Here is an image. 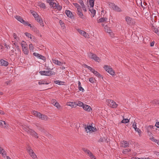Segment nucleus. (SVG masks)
I'll return each instance as SVG.
<instances>
[{
    "label": "nucleus",
    "mask_w": 159,
    "mask_h": 159,
    "mask_svg": "<svg viewBox=\"0 0 159 159\" xmlns=\"http://www.w3.org/2000/svg\"><path fill=\"white\" fill-rule=\"evenodd\" d=\"M23 129L27 132L28 134H30L33 137L36 138H38V134L35 131L29 128L28 127L23 126Z\"/></svg>",
    "instance_id": "1"
},
{
    "label": "nucleus",
    "mask_w": 159,
    "mask_h": 159,
    "mask_svg": "<svg viewBox=\"0 0 159 159\" xmlns=\"http://www.w3.org/2000/svg\"><path fill=\"white\" fill-rule=\"evenodd\" d=\"M47 71L41 70L39 72V73L42 75H45L47 76H51V75H54L55 72L53 71H51V69L50 68H47Z\"/></svg>",
    "instance_id": "2"
},
{
    "label": "nucleus",
    "mask_w": 159,
    "mask_h": 159,
    "mask_svg": "<svg viewBox=\"0 0 159 159\" xmlns=\"http://www.w3.org/2000/svg\"><path fill=\"white\" fill-rule=\"evenodd\" d=\"M32 113L38 118L42 119H47V116L45 115L42 114L40 112L34 111H32Z\"/></svg>",
    "instance_id": "3"
},
{
    "label": "nucleus",
    "mask_w": 159,
    "mask_h": 159,
    "mask_svg": "<svg viewBox=\"0 0 159 159\" xmlns=\"http://www.w3.org/2000/svg\"><path fill=\"white\" fill-rule=\"evenodd\" d=\"M88 55L89 58L92 59L97 62H99L100 61V59L97 56L96 54L91 52H89L88 53Z\"/></svg>",
    "instance_id": "4"
},
{
    "label": "nucleus",
    "mask_w": 159,
    "mask_h": 159,
    "mask_svg": "<svg viewBox=\"0 0 159 159\" xmlns=\"http://www.w3.org/2000/svg\"><path fill=\"white\" fill-rule=\"evenodd\" d=\"M49 4L50 6L52 7L54 9H57L59 11L62 9V7L59 5L58 3H56L54 2V1H51Z\"/></svg>",
    "instance_id": "5"
},
{
    "label": "nucleus",
    "mask_w": 159,
    "mask_h": 159,
    "mask_svg": "<svg viewBox=\"0 0 159 159\" xmlns=\"http://www.w3.org/2000/svg\"><path fill=\"white\" fill-rule=\"evenodd\" d=\"M104 69L106 71H107L110 75H114L115 72L114 70L110 66L105 65L103 67Z\"/></svg>",
    "instance_id": "6"
},
{
    "label": "nucleus",
    "mask_w": 159,
    "mask_h": 159,
    "mask_svg": "<svg viewBox=\"0 0 159 159\" xmlns=\"http://www.w3.org/2000/svg\"><path fill=\"white\" fill-rule=\"evenodd\" d=\"M107 102L108 103V105L112 108H116L118 106V105L112 100H107Z\"/></svg>",
    "instance_id": "7"
},
{
    "label": "nucleus",
    "mask_w": 159,
    "mask_h": 159,
    "mask_svg": "<svg viewBox=\"0 0 159 159\" xmlns=\"http://www.w3.org/2000/svg\"><path fill=\"white\" fill-rule=\"evenodd\" d=\"M27 150L28 153H29L30 156L33 159H35L37 158V156L34 152L31 149L30 147H28L27 148Z\"/></svg>",
    "instance_id": "8"
},
{
    "label": "nucleus",
    "mask_w": 159,
    "mask_h": 159,
    "mask_svg": "<svg viewBox=\"0 0 159 159\" xmlns=\"http://www.w3.org/2000/svg\"><path fill=\"white\" fill-rule=\"evenodd\" d=\"M77 31L81 35H82L84 37L87 38H89V35L88 33L85 32V31L82 30L80 29H77Z\"/></svg>",
    "instance_id": "9"
},
{
    "label": "nucleus",
    "mask_w": 159,
    "mask_h": 159,
    "mask_svg": "<svg viewBox=\"0 0 159 159\" xmlns=\"http://www.w3.org/2000/svg\"><path fill=\"white\" fill-rule=\"evenodd\" d=\"M77 14L78 15L79 17L83 19V20H85V17L84 16L82 12L81 9H78L77 10Z\"/></svg>",
    "instance_id": "10"
},
{
    "label": "nucleus",
    "mask_w": 159,
    "mask_h": 159,
    "mask_svg": "<svg viewBox=\"0 0 159 159\" xmlns=\"http://www.w3.org/2000/svg\"><path fill=\"white\" fill-rule=\"evenodd\" d=\"M125 20L127 24L130 25L132 23L133 19L129 16H126L125 17Z\"/></svg>",
    "instance_id": "11"
},
{
    "label": "nucleus",
    "mask_w": 159,
    "mask_h": 159,
    "mask_svg": "<svg viewBox=\"0 0 159 159\" xmlns=\"http://www.w3.org/2000/svg\"><path fill=\"white\" fill-rule=\"evenodd\" d=\"M8 65V62L4 60L1 59L0 60V65L2 66H6Z\"/></svg>",
    "instance_id": "12"
},
{
    "label": "nucleus",
    "mask_w": 159,
    "mask_h": 159,
    "mask_svg": "<svg viewBox=\"0 0 159 159\" xmlns=\"http://www.w3.org/2000/svg\"><path fill=\"white\" fill-rule=\"evenodd\" d=\"M14 44L16 48L15 49V51H17V52H15V54L16 55L20 54V52H21V51H20V49L19 48V47L18 46V45H17V44H16L15 43H14Z\"/></svg>",
    "instance_id": "13"
},
{
    "label": "nucleus",
    "mask_w": 159,
    "mask_h": 159,
    "mask_svg": "<svg viewBox=\"0 0 159 159\" xmlns=\"http://www.w3.org/2000/svg\"><path fill=\"white\" fill-rule=\"evenodd\" d=\"M15 18L18 21L22 24H24L25 21L23 20L22 18L19 16H15Z\"/></svg>",
    "instance_id": "14"
},
{
    "label": "nucleus",
    "mask_w": 159,
    "mask_h": 159,
    "mask_svg": "<svg viewBox=\"0 0 159 159\" xmlns=\"http://www.w3.org/2000/svg\"><path fill=\"white\" fill-rule=\"evenodd\" d=\"M83 108L84 109L88 111H91L92 110V109L91 107L88 105H84Z\"/></svg>",
    "instance_id": "15"
},
{
    "label": "nucleus",
    "mask_w": 159,
    "mask_h": 159,
    "mask_svg": "<svg viewBox=\"0 0 159 159\" xmlns=\"http://www.w3.org/2000/svg\"><path fill=\"white\" fill-rule=\"evenodd\" d=\"M65 13L67 16L71 18L73 17V15L72 12L69 10H66L65 11Z\"/></svg>",
    "instance_id": "16"
},
{
    "label": "nucleus",
    "mask_w": 159,
    "mask_h": 159,
    "mask_svg": "<svg viewBox=\"0 0 159 159\" xmlns=\"http://www.w3.org/2000/svg\"><path fill=\"white\" fill-rule=\"evenodd\" d=\"M52 62L54 64L58 66H61L62 64V62L56 59H52Z\"/></svg>",
    "instance_id": "17"
},
{
    "label": "nucleus",
    "mask_w": 159,
    "mask_h": 159,
    "mask_svg": "<svg viewBox=\"0 0 159 159\" xmlns=\"http://www.w3.org/2000/svg\"><path fill=\"white\" fill-rule=\"evenodd\" d=\"M121 143L122 144V147L126 148L129 146V144L127 141L123 140L121 142Z\"/></svg>",
    "instance_id": "18"
},
{
    "label": "nucleus",
    "mask_w": 159,
    "mask_h": 159,
    "mask_svg": "<svg viewBox=\"0 0 159 159\" xmlns=\"http://www.w3.org/2000/svg\"><path fill=\"white\" fill-rule=\"evenodd\" d=\"M76 102H69L67 103V105L68 106H70L72 107H76Z\"/></svg>",
    "instance_id": "19"
},
{
    "label": "nucleus",
    "mask_w": 159,
    "mask_h": 159,
    "mask_svg": "<svg viewBox=\"0 0 159 159\" xmlns=\"http://www.w3.org/2000/svg\"><path fill=\"white\" fill-rule=\"evenodd\" d=\"M0 126L1 127L5 128L7 126V124L3 120H0Z\"/></svg>",
    "instance_id": "20"
},
{
    "label": "nucleus",
    "mask_w": 159,
    "mask_h": 159,
    "mask_svg": "<svg viewBox=\"0 0 159 159\" xmlns=\"http://www.w3.org/2000/svg\"><path fill=\"white\" fill-rule=\"evenodd\" d=\"M31 30L34 31L37 34L39 35L40 34V33L39 30L34 26H33L31 28Z\"/></svg>",
    "instance_id": "21"
},
{
    "label": "nucleus",
    "mask_w": 159,
    "mask_h": 159,
    "mask_svg": "<svg viewBox=\"0 0 159 159\" xmlns=\"http://www.w3.org/2000/svg\"><path fill=\"white\" fill-rule=\"evenodd\" d=\"M92 72L95 75L98 77L103 78L102 76L98 72L95 70H93Z\"/></svg>",
    "instance_id": "22"
},
{
    "label": "nucleus",
    "mask_w": 159,
    "mask_h": 159,
    "mask_svg": "<svg viewBox=\"0 0 159 159\" xmlns=\"http://www.w3.org/2000/svg\"><path fill=\"white\" fill-rule=\"evenodd\" d=\"M49 84V83L47 82V81L45 80H40L39 81L38 84L39 85H41L43 84Z\"/></svg>",
    "instance_id": "23"
},
{
    "label": "nucleus",
    "mask_w": 159,
    "mask_h": 159,
    "mask_svg": "<svg viewBox=\"0 0 159 159\" xmlns=\"http://www.w3.org/2000/svg\"><path fill=\"white\" fill-rule=\"evenodd\" d=\"M89 11H90V12L91 13L92 17H93L95 15L96 13V10L94 9H93V8H91L90 7Z\"/></svg>",
    "instance_id": "24"
},
{
    "label": "nucleus",
    "mask_w": 159,
    "mask_h": 159,
    "mask_svg": "<svg viewBox=\"0 0 159 159\" xmlns=\"http://www.w3.org/2000/svg\"><path fill=\"white\" fill-rule=\"evenodd\" d=\"M107 20V18L106 17L101 18L98 20V23L103 22H106Z\"/></svg>",
    "instance_id": "25"
},
{
    "label": "nucleus",
    "mask_w": 159,
    "mask_h": 159,
    "mask_svg": "<svg viewBox=\"0 0 159 159\" xmlns=\"http://www.w3.org/2000/svg\"><path fill=\"white\" fill-rule=\"evenodd\" d=\"M113 8V9L116 11L120 12L122 11L121 8L117 6L114 5Z\"/></svg>",
    "instance_id": "26"
},
{
    "label": "nucleus",
    "mask_w": 159,
    "mask_h": 159,
    "mask_svg": "<svg viewBox=\"0 0 159 159\" xmlns=\"http://www.w3.org/2000/svg\"><path fill=\"white\" fill-rule=\"evenodd\" d=\"M78 89L80 91H81L83 92L84 90V89L82 87L81 83L80 81H78Z\"/></svg>",
    "instance_id": "27"
},
{
    "label": "nucleus",
    "mask_w": 159,
    "mask_h": 159,
    "mask_svg": "<svg viewBox=\"0 0 159 159\" xmlns=\"http://www.w3.org/2000/svg\"><path fill=\"white\" fill-rule=\"evenodd\" d=\"M94 0H89L90 7L93 8L94 6Z\"/></svg>",
    "instance_id": "28"
},
{
    "label": "nucleus",
    "mask_w": 159,
    "mask_h": 159,
    "mask_svg": "<svg viewBox=\"0 0 159 159\" xmlns=\"http://www.w3.org/2000/svg\"><path fill=\"white\" fill-rule=\"evenodd\" d=\"M59 23L61 25V27L63 29H65L66 28V26H65L64 23L61 20H60L59 21Z\"/></svg>",
    "instance_id": "29"
},
{
    "label": "nucleus",
    "mask_w": 159,
    "mask_h": 159,
    "mask_svg": "<svg viewBox=\"0 0 159 159\" xmlns=\"http://www.w3.org/2000/svg\"><path fill=\"white\" fill-rule=\"evenodd\" d=\"M76 106H78L80 107H83V105H84L83 103L82 102H81L80 101H76Z\"/></svg>",
    "instance_id": "30"
},
{
    "label": "nucleus",
    "mask_w": 159,
    "mask_h": 159,
    "mask_svg": "<svg viewBox=\"0 0 159 159\" xmlns=\"http://www.w3.org/2000/svg\"><path fill=\"white\" fill-rule=\"evenodd\" d=\"M21 45L22 48V49L27 47L26 46V43L23 41L21 42Z\"/></svg>",
    "instance_id": "31"
},
{
    "label": "nucleus",
    "mask_w": 159,
    "mask_h": 159,
    "mask_svg": "<svg viewBox=\"0 0 159 159\" xmlns=\"http://www.w3.org/2000/svg\"><path fill=\"white\" fill-rule=\"evenodd\" d=\"M24 53L26 55H28L29 53V50L27 47L22 49Z\"/></svg>",
    "instance_id": "32"
},
{
    "label": "nucleus",
    "mask_w": 159,
    "mask_h": 159,
    "mask_svg": "<svg viewBox=\"0 0 159 159\" xmlns=\"http://www.w3.org/2000/svg\"><path fill=\"white\" fill-rule=\"evenodd\" d=\"M54 83L59 85H63L64 82L58 80H56L54 81Z\"/></svg>",
    "instance_id": "33"
},
{
    "label": "nucleus",
    "mask_w": 159,
    "mask_h": 159,
    "mask_svg": "<svg viewBox=\"0 0 159 159\" xmlns=\"http://www.w3.org/2000/svg\"><path fill=\"white\" fill-rule=\"evenodd\" d=\"M0 153L2 154L3 156L6 155V152L5 151L0 147Z\"/></svg>",
    "instance_id": "34"
},
{
    "label": "nucleus",
    "mask_w": 159,
    "mask_h": 159,
    "mask_svg": "<svg viewBox=\"0 0 159 159\" xmlns=\"http://www.w3.org/2000/svg\"><path fill=\"white\" fill-rule=\"evenodd\" d=\"M31 13L33 15V16H34V18L35 17H36V16H38V14L35 11H34L33 10H31L30 11Z\"/></svg>",
    "instance_id": "35"
},
{
    "label": "nucleus",
    "mask_w": 159,
    "mask_h": 159,
    "mask_svg": "<svg viewBox=\"0 0 159 159\" xmlns=\"http://www.w3.org/2000/svg\"><path fill=\"white\" fill-rule=\"evenodd\" d=\"M54 106H55L57 109H60L61 107L59 104L58 102H55Z\"/></svg>",
    "instance_id": "36"
},
{
    "label": "nucleus",
    "mask_w": 159,
    "mask_h": 159,
    "mask_svg": "<svg viewBox=\"0 0 159 159\" xmlns=\"http://www.w3.org/2000/svg\"><path fill=\"white\" fill-rule=\"evenodd\" d=\"M151 102L152 104H159V100H153Z\"/></svg>",
    "instance_id": "37"
},
{
    "label": "nucleus",
    "mask_w": 159,
    "mask_h": 159,
    "mask_svg": "<svg viewBox=\"0 0 159 159\" xmlns=\"http://www.w3.org/2000/svg\"><path fill=\"white\" fill-rule=\"evenodd\" d=\"M35 20H36L38 22H40V21L41 20H42L40 16H39L38 15V16H36V17H35Z\"/></svg>",
    "instance_id": "38"
},
{
    "label": "nucleus",
    "mask_w": 159,
    "mask_h": 159,
    "mask_svg": "<svg viewBox=\"0 0 159 159\" xmlns=\"http://www.w3.org/2000/svg\"><path fill=\"white\" fill-rule=\"evenodd\" d=\"M153 31L157 35H159V30L158 28H154V30H153Z\"/></svg>",
    "instance_id": "39"
},
{
    "label": "nucleus",
    "mask_w": 159,
    "mask_h": 159,
    "mask_svg": "<svg viewBox=\"0 0 159 159\" xmlns=\"http://www.w3.org/2000/svg\"><path fill=\"white\" fill-rule=\"evenodd\" d=\"M25 34L27 37L28 38H30L31 39H32V35L31 34L27 32H26L25 33Z\"/></svg>",
    "instance_id": "40"
},
{
    "label": "nucleus",
    "mask_w": 159,
    "mask_h": 159,
    "mask_svg": "<svg viewBox=\"0 0 159 159\" xmlns=\"http://www.w3.org/2000/svg\"><path fill=\"white\" fill-rule=\"evenodd\" d=\"M39 6L40 7L44 8L46 7L45 5L43 3H41L39 4Z\"/></svg>",
    "instance_id": "41"
},
{
    "label": "nucleus",
    "mask_w": 159,
    "mask_h": 159,
    "mask_svg": "<svg viewBox=\"0 0 159 159\" xmlns=\"http://www.w3.org/2000/svg\"><path fill=\"white\" fill-rule=\"evenodd\" d=\"M130 151L131 150L130 149H126L123 151L122 153L124 154H125L127 152H130Z\"/></svg>",
    "instance_id": "42"
},
{
    "label": "nucleus",
    "mask_w": 159,
    "mask_h": 159,
    "mask_svg": "<svg viewBox=\"0 0 159 159\" xmlns=\"http://www.w3.org/2000/svg\"><path fill=\"white\" fill-rule=\"evenodd\" d=\"M13 37L16 41H18L19 39L16 34H13Z\"/></svg>",
    "instance_id": "43"
},
{
    "label": "nucleus",
    "mask_w": 159,
    "mask_h": 159,
    "mask_svg": "<svg viewBox=\"0 0 159 159\" xmlns=\"http://www.w3.org/2000/svg\"><path fill=\"white\" fill-rule=\"evenodd\" d=\"M38 58L42 59L43 60H45L46 59L45 57H44L43 56L40 54L39 55V57Z\"/></svg>",
    "instance_id": "44"
},
{
    "label": "nucleus",
    "mask_w": 159,
    "mask_h": 159,
    "mask_svg": "<svg viewBox=\"0 0 159 159\" xmlns=\"http://www.w3.org/2000/svg\"><path fill=\"white\" fill-rule=\"evenodd\" d=\"M38 58L42 59L43 60H45L46 59L45 57H44L43 56L40 54L39 55V57Z\"/></svg>",
    "instance_id": "45"
},
{
    "label": "nucleus",
    "mask_w": 159,
    "mask_h": 159,
    "mask_svg": "<svg viewBox=\"0 0 159 159\" xmlns=\"http://www.w3.org/2000/svg\"><path fill=\"white\" fill-rule=\"evenodd\" d=\"M24 24L25 25L27 26H28L30 27L31 28H32V26L30 24L28 21L26 22L25 21V22Z\"/></svg>",
    "instance_id": "46"
},
{
    "label": "nucleus",
    "mask_w": 159,
    "mask_h": 159,
    "mask_svg": "<svg viewBox=\"0 0 159 159\" xmlns=\"http://www.w3.org/2000/svg\"><path fill=\"white\" fill-rule=\"evenodd\" d=\"M130 120H122L121 122L120 123H126L129 122Z\"/></svg>",
    "instance_id": "47"
},
{
    "label": "nucleus",
    "mask_w": 159,
    "mask_h": 159,
    "mask_svg": "<svg viewBox=\"0 0 159 159\" xmlns=\"http://www.w3.org/2000/svg\"><path fill=\"white\" fill-rule=\"evenodd\" d=\"M105 31L109 33H110L111 32V30L109 28H105Z\"/></svg>",
    "instance_id": "48"
},
{
    "label": "nucleus",
    "mask_w": 159,
    "mask_h": 159,
    "mask_svg": "<svg viewBox=\"0 0 159 159\" xmlns=\"http://www.w3.org/2000/svg\"><path fill=\"white\" fill-rule=\"evenodd\" d=\"M34 47L33 44L31 43L29 45V49L30 50L33 51L34 49Z\"/></svg>",
    "instance_id": "49"
},
{
    "label": "nucleus",
    "mask_w": 159,
    "mask_h": 159,
    "mask_svg": "<svg viewBox=\"0 0 159 159\" xmlns=\"http://www.w3.org/2000/svg\"><path fill=\"white\" fill-rule=\"evenodd\" d=\"M136 131V132H138L139 134H141V131L140 130V129H139V128H136H136L134 129Z\"/></svg>",
    "instance_id": "50"
},
{
    "label": "nucleus",
    "mask_w": 159,
    "mask_h": 159,
    "mask_svg": "<svg viewBox=\"0 0 159 159\" xmlns=\"http://www.w3.org/2000/svg\"><path fill=\"white\" fill-rule=\"evenodd\" d=\"M92 127V125H87V127H85V129H86L87 128V129L89 131H91V129Z\"/></svg>",
    "instance_id": "51"
},
{
    "label": "nucleus",
    "mask_w": 159,
    "mask_h": 159,
    "mask_svg": "<svg viewBox=\"0 0 159 159\" xmlns=\"http://www.w3.org/2000/svg\"><path fill=\"white\" fill-rule=\"evenodd\" d=\"M75 6L77 8V10H78V8L80 9H81L80 6L77 3H75L74 4Z\"/></svg>",
    "instance_id": "52"
},
{
    "label": "nucleus",
    "mask_w": 159,
    "mask_h": 159,
    "mask_svg": "<svg viewBox=\"0 0 159 159\" xmlns=\"http://www.w3.org/2000/svg\"><path fill=\"white\" fill-rule=\"evenodd\" d=\"M86 67L87 68H88L92 72L94 70L91 67L88 66L86 65Z\"/></svg>",
    "instance_id": "53"
},
{
    "label": "nucleus",
    "mask_w": 159,
    "mask_h": 159,
    "mask_svg": "<svg viewBox=\"0 0 159 159\" xmlns=\"http://www.w3.org/2000/svg\"><path fill=\"white\" fill-rule=\"evenodd\" d=\"M57 101L55 99H52L51 101V103H52L53 105H54V104L55 103V102H57Z\"/></svg>",
    "instance_id": "54"
},
{
    "label": "nucleus",
    "mask_w": 159,
    "mask_h": 159,
    "mask_svg": "<svg viewBox=\"0 0 159 159\" xmlns=\"http://www.w3.org/2000/svg\"><path fill=\"white\" fill-rule=\"evenodd\" d=\"M33 55L34 56L38 58L40 54L36 52H34Z\"/></svg>",
    "instance_id": "55"
},
{
    "label": "nucleus",
    "mask_w": 159,
    "mask_h": 159,
    "mask_svg": "<svg viewBox=\"0 0 159 159\" xmlns=\"http://www.w3.org/2000/svg\"><path fill=\"white\" fill-rule=\"evenodd\" d=\"M150 140H151L152 141H153L154 142H155L156 143L157 141V139H155L153 137H152V138H150Z\"/></svg>",
    "instance_id": "56"
},
{
    "label": "nucleus",
    "mask_w": 159,
    "mask_h": 159,
    "mask_svg": "<svg viewBox=\"0 0 159 159\" xmlns=\"http://www.w3.org/2000/svg\"><path fill=\"white\" fill-rule=\"evenodd\" d=\"M89 156L90 157L91 159H95V157L93 155V154L91 153V154H90V155H89Z\"/></svg>",
    "instance_id": "57"
},
{
    "label": "nucleus",
    "mask_w": 159,
    "mask_h": 159,
    "mask_svg": "<svg viewBox=\"0 0 159 159\" xmlns=\"http://www.w3.org/2000/svg\"><path fill=\"white\" fill-rule=\"evenodd\" d=\"M134 129H135L136 128V129L137 126H136V123L134 121V122L133 123V124L132 125Z\"/></svg>",
    "instance_id": "58"
},
{
    "label": "nucleus",
    "mask_w": 159,
    "mask_h": 159,
    "mask_svg": "<svg viewBox=\"0 0 159 159\" xmlns=\"http://www.w3.org/2000/svg\"><path fill=\"white\" fill-rule=\"evenodd\" d=\"M89 81L90 82L93 83H94V79L93 78H91L89 79Z\"/></svg>",
    "instance_id": "59"
},
{
    "label": "nucleus",
    "mask_w": 159,
    "mask_h": 159,
    "mask_svg": "<svg viewBox=\"0 0 159 159\" xmlns=\"http://www.w3.org/2000/svg\"><path fill=\"white\" fill-rule=\"evenodd\" d=\"M38 23H39L40 24V25L41 26H44V24L42 20H41L40 21V22H39Z\"/></svg>",
    "instance_id": "60"
},
{
    "label": "nucleus",
    "mask_w": 159,
    "mask_h": 159,
    "mask_svg": "<svg viewBox=\"0 0 159 159\" xmlns=\"http://www.w3.org/2000/svg\"><path fill=\"white\" fill-rule=\"evenodd\" d=\"M96 129L95 128H94L93 126L92 127L91 129V131H92L93 132L96 131Z\"/></svg>",
    "instance_id": "61"
},
{
    "label": "nucleus",
    "mask_w": 159,
    "mask_h": 159,
    "mask_svg": "<svg viewBox=\"0 0 159 159\" xmlns=\"http://www.w3.org/2000/svg\"><path fill=\"white\" fill-rule=\"evenodd\" d=\"M15 52V49H14L11 50V52H10V54L11 55H13L14 54L13 53Z\"/></svg>",
    "instance_id": "62"
},
{
    "label": "nucleus",
    "mask_w": 159,
    "mask_h": 159,
    "mask_svg": "<svg viewBox=\"0 0 159 159\" xmlns=\"http://www.w3.org/2000/svg\"><path fill=\"white\" fill-rule=\"evenodd\" d=\"M83 150L86 153H88V151H89V150L88 149L84 148L83 149Z\"/></svg>",
    "instance_id": "63"
},
{
    "label": "nucleus",
    "mask_w": 159,
    "mask_h": 159,
    "mask_svg": "<svg viewBox=\"0 0 159 159\" xmlns=\"http://www.w3.org/2000/svg\"><path fill=\"white\" fill-rule=\"evenodd\" d=\"M155 125L157 127L159 128V122H156Z\"/></svg>",
    "instance_id": "64"
}]
</instances>
